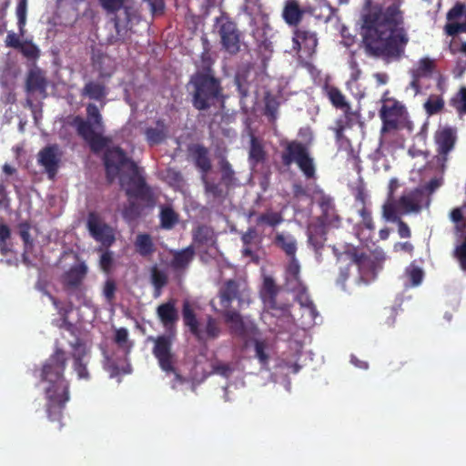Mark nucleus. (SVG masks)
I'll return each mask as SVG.
<instances>
[{
	"label": "nucleus",
	"mask_w": 466,
	"mask_h": 466,
	"mask_svg": "<svg viewBox=\"0 0 466 466\" xmlns=\"http://www.w3.org/2000/svg\"><path fill=\"white\" fill-rule=\"evenodd\" d=\"M400 5L387 7L375 5L363 15V45L370 56L381 57L385 62L399 61L405 53L409 38L402 28Z\"/></svg>",
	"instance_id": "f257e3e1"
},
{
	"label": "nucleus",
	"mask_w": 466,
	"mask_h": 466,
	"mask_svg": "<svg viewBox=\"0 0 466 466\" xmlns=\"http://www.w3.org/2000/svg\"><path fill=\"white\" fill-rule=\"evenodd\" d=\"M67 358L65 350L56 349L44 362L40 379L45 382L46 411L49 420L60 422L66 404L70 400V384L65 378Z\"/></svg>",
	"instance_id": "f03ea898"
},
{
	"label": "nucleus",
	"mask_w": 466,
	"mask_h": 466,
	"mask_svg": "<svg viewBox=\"0 0 466 466\" xmlns=\"http://www.w3.org/2000/svg\"><path fill=\"white\" fill-rule=\"evenodd\" d=\"M86 110V119L76 116L73 124L77 135L88 144L91 151L98 153L107 147L110 139L101 134L104 130V123L96 105L89 103Z\"/></svg>",
	"instance_id": "7ed1b4c3"
},
{
	"label": "nucleus",
	"mask_w": 466,
	"mask_h": 466,
	"mask_svg": "<svg viewBox=\"0 0 466 466\" xmlns=\"http://www.w3.org/2000/svg\"><path fill=\"white\" fill-rule=\"evenodd\" d=\"M192 90V105L198 110H208L222 97L220 80L209 73H196L188 84Z\"/></svg>",
	"instance_id": "20e7f679"
},
{
	"label": "nucleus",
	"mask_w": 466,
	"mask_h": 466,
	"mask_svg": "<svg viewBox=\"0 0 466 466\" xmlns=\"http://www.w3.org/2000/svg\"><path fill=\"white\" fill-rule=\"evenodd\" d=\"M281 162L287 167L296 163L308 180L317 178L314 157L311 156L308 145L300 141L292 140L286 142L284 150L281 153Z\"/></svg>",
	"instance_id": "39448f33"
},
{
	"label": "nucleus",
	"mask_w": 466,
	"mask_h": 466,
	"mask_svg": "<svg viewBox=\"0 0 466 466\" xmlns=\"http://www.w3.org/2000/svg\"><path fill=\"white\" fill-rule=\"evenodd\" d=\"M101 7L108 14H115L113 18L116 40L125 42L131 30L133 8L127 5V0H98Z\"/></svg>",
	"instance_id": "423d86ee"
},
{
	"label": "nucleus",
	"mask_w": 466,
	"mask_h": 466,
	"mask_svg": "<svg viewBox=\"0 0 466 466\" xmlns=\"http://www.w3.org/2000/svg\"><path fill=\"white\" fill-rule=\"evenodd\" d=\"M154 342L152 353L157 360L159 368L167 374H174V383L172 388L176 387V382L183 383L185 379L176 369L177 358L172 351V338L170 336H157L149 338Z\"/></svg>",
	"instance_id": "0eeeda50"
},
{
	"label": "nucleus",
	"mask_w": 466,
	"mask_h": 466,
	"mask_svg": "<svg viewBox=\"0 0 466 466\" xmlns=\"http://www.w3.org/2000/svg\"><path fill=\"white\" fill-rule=\"evenodd\" d=\"M87 272L88 268L82 261L70 267L61 277V283L66 294L83 304L86 302V287L84 285V280Z\"/></svg>",
	"instance_id": "6e6552de"
},
{
	"label": "nucleus",
	"mask_w": 466,
	"mask_h": 466,
	"mask_svg": "<svg viewBox=\"0 0 466 466\" xmlns=\"http://www.w3.org/2000/svg\"><path fill=\"white\" fill-rule=\"evenodd\" d=\"M103 160L106 177L110 182L119 175L123 167H127L131 174V164L135 163L119 146L107 147L104 153Z\"/></svg>",
	"instance_id": "1a4fd4ad"
},
{
	"label": "nucleus",
	"mask_w": 466,
	"mask_h": 466,
	"mask_svg": "<svg viewBox=\"0 0 466 466\" xmlns=\"http://www.w3.org/2000/svg\"><path fill=\"white\" fill-rule=\"evenodd\" d=\"M222 47L229 54L236 55L240 50L241 34L237 24L227 15L216 19Z\"/></svg>",
	"instance_id": "9d476101"
},
{
	"label": "nucleus",
	"mask_w": 466,
	"mask_h": 466,
	"mask_svg": "<svg viewBox=\"0 0 466 466\" xmlns=\"http://www.w3.org/2000/svg\"><path fill=\"white\" fill-rule=\"evenodd\" d=\"M131 167L132 173L129 176V187L126 190L127 196L139 199L149 206L154 205V193L147 186L145 177L140 174L139 167L136 163H132Z\"/></svg>",
	"instance_id": "9b49d317"
},
{
	"label": "nucleus",
	"mask_w": 466,
	"mask_h": 466,
	"mask_svg": "<svg viewBox=\"0 0 466 466\" xmlns=\"http://www.w3.org/2000/svg\"><path fill=\"white\" fill-rule=\"evenodd\" d=\"M86 227L91 237L97 242L101 243L100 248H108L115 241V234L113 228L101 221L99 215L96 212H89L86 220Z\"/></svg>",
	"instance_id": "f8f14e48"
},
{
	"label": "nucleus",
	"mask_w": 466,
	"mask_h": 466,
	"mask_svg": "<svg viewBox=\"0 0 466 466\" xmlns=\"http://www.w3.org/2000/svg\"><path fill=\"white\" fill-rule=\"evenodd\" d=\"M292 43L293 49L302 54L299 56H305L306 58H311L318 46L317 35L315 32L297 27L293 31Z\"/></svg>",
	"instance_id": "ddd939ff"
},
{
	"label": "nucleus",
	"mask_w": 466,
	"mask_h": 466,
	"mask_svg": "<svg viewBox=\"0 0 466 466\" xmlns=\"http://www.w3.org/2000/svg\"><path fill=\"white\" fill-rule=\"evenodd\" d=\"M157 316L167 332L162 336H170L173 341L176 335V324L179 319L175 300L170 299L160 304L157 308Z\"/></svg>",
	"instance_id": "4468645a"
},
{
	"label": "nucleus",
	"mask_w": 466,
	"mask_h": 466,
	"mask_svg": "<svg viewBox=\"0 0 466 466\" xmlns=\"http://www.w3.org/2000/svg\"><path fill=\"white\" fill-rule=\"evenodd\" d=\"M435 143L437 146V162L444 167L448 155L454 148L456 134L451 127H444L436 132Z\"/></svg>",
	"instance_id": "2eb2a0df"
},
{
	"label": "nucleus",
	"mask_w": 466,
	"mask_h": 466,
	"mask_svg": "<svg viewBox=\"0 0 466 466\" xmlns=\"http://www.w3.org/2000/svg\"><path fill=\"white\" fill-rule=\"evenodd\" d=\"M404 106L394 100L391 105H383L380 110V116L382 121V132H389L398 128L399 120L402 116Z\"/></svg>",
	"instance_id": "dca6fc26"
},
{
	"label": "nucleus",
	"mask_w": 466,
	"mask_h": 466,
	"mask_svg": "<svg viewBox=\"0 0 466 466\" xmlns=\"http://www.w3.org/2000/svg\"><path fill=\"white\" fill-rule=\"evenodd\" d=\"M319 206L321 209V216L318 221L332 228H339L341 218L337 213L333 198L329 195L322 194L319 199Z\"/></svg>",
	"instance_id": "f3484780"
},
{
	"label": "nucleus",
	"mask_w": 466,
	"mask_h": 466,
	"mask_svg": "<svg viewBox=\"0 0 466 466\" xmlns=\"http://www.w3.org/2000/svg\"><path fill=\"white\" fill-rule=\"evenodd\" d=\"M220 304L225 309H229L234 299L239 303L245 300V289H240V284L235 279L225 281L219 289Z\"/></svg>",
	"instance_id": "a211bd4d"
},
{
	"label": "nucleus",
	"mask_w": 466,
	"mask_h": 466,
	"mask_svg": "<svg viewBox=\"0 0 466 466\" xmlns=\"http://www.w3.org/2000/svg\"><path fill=\"white\" fill-rule=\"evenodd\" d=\"M195 166L202 172L203 176L211 170L212 165L209 158L208 149L202 144H191L187 147Z\"/></svg>",
	"instance_id": "6ab92c4d"
},
{
	"label": "nucleus",
	"mask_w": 466,
	"mask_h": 466,
	"mask_svg": "<svg viewBox=\"0 0 466 466\" xmlns=\"http://www.w3.org/2000/svg\"><path fill=\"white\" fill-rule=\"evenodd\" d=\"M425 195L422 189L416 188L402 195L398 200V208L404 213L419 212Z\"/></svg>",
	"instance_id": "aec40b11"
},
{
	"label": "nucleus",
	"mask_w": 466,
	"mask_h": 466,
	"mask_svg": "<svg viewBox=\"0 0 466 466\" xmlns=\"http://www.w3.org/2000/svg\"><path fill=\"white\" fill-rule=\"evenodd\" d=\"M47 80L40 69H32L28 72L25 80V90L28 94L39 93L43 98L46 97Z\"/></svg>",
	"instance_id": "412c9836"
},
{
	"label": "nucleus",
	"mask_w": 466,
	"mask_h": 466,
	"mask_svg": "<svg viewBox=\"0 0 466 466\" xmlns=\"http://www.w3.org/2000/svg\"><path fill=\"white\" fill-rule=\"evenodd\" d=\"M195 249L192 245L176 251L170 262L172 269L176 272H185L193 261Z\"/></svg>",
	"instance_id": "4be33fe9"
},
{
	"label": "nucleus",
	"mask_w": 466,
	"mask_h": 466,
	"mask_svg": "<svg viewBox=\"0 0 466 466\" xmlns=\"http://www.w3.org/2000/svg\"><path fill=\"white\" fill-rule=\"evenodd\" d=\"M39 163L45 167L49 176H55L58 169L59 158L57 147L48 146L39 152Z\"/></svg>",
	"instance_id": "5701e85b"
},
{
	"label": "nucleus",
	"mask_w": 466,
	"mask_h": 466,
	"mask_svg": "<svg viewBox=\"0 0 466 466\" xmlns=\"http://www.w3.org/2000/svg\"><path fill=\"white\" fill-rule=\"evenodd\" d=\"M182 317L184 325L189 329L190 333L195 336L198 341H203L205 339V334L199 328L197 316L188 302L183 304Z\"/></svg>",
	"instance_id": "b1692460"
},
{
	"label": "nucleus",
	"mask_w": 466,
	"mask_h": 466,
	"mask_svg": "<svg viewBox=\"0 0 466 466\" xmlns=\"http://www.w3.org/2000/svg\"><path fill=\"white\" fill-rule=\"evenodd\" d=\"M327 225L317 221L309 225L307 229L308 241L314 249L319 250L324 247V243L327 239Z\"/></svg>",
	"instance_id": "393cba45"
},
{
	"label": "nucleus",
	"mask_w": 466,
	"mask_h": 466,
	"mask_svg": "<svg viewBox=\"0 0 466 466\" xmlns=\"http://www.w3.org/2000/svg\"><path fill=\"white\" fill-rule=\"evenodd\" d=\"M304 10L300 8L297 0H286L282 10V18L287 25L298 26L302 21Z\"/></svg>",
	"instance_id": "a878e982"
},
{
	"label": "nucleus",
	"mask_w": 466,
	"mask_h": 466,
	"mask_svg": "<svg viewBox=\"0 0 466 466\" xmlns=\"http://www.w3.org/2000/svg\"><path fill=\"white\" fill-rule=\"evenodd\" d=\"M274 245L282 250L288 258H293L297 254L298 242L294 236L289 233L278 232L273 240Z\"/></svg>",
	"instance_id": "bb28decb"
},
{
	"label": "nucleus",
	"mask_w": 466,
	"mask_h": 466,
	"mask_svg": "<svg viewBox=\"0 0 466 466\" xmlns=\"http://www.w3.org/2000/svg\"><path fill=\"white\" fill-rule=\"evenodd\" d=\"M168 133V127L164 119H157L156 127H147L145 130L147 141L150 146H156L163 143Z\"/></svg>",
	"instance_id": "cd10ccee"
},
{
	"label": "nucleus",
	"mask_w": 466,
	"mask_h": 466,
	"mask_svg": "<svg viewBox=\"0 0 466 466\" xmlns=\"http://www.w3.org/2000/svg\"><path fill=\"white\" fill-rule=\"evenodd\" d=\"M80 95L83 97L101 102L106 97L107 89L104 83L90 80L85 84L80 91Z\"/></svg>",
	"instance_id": "c85d7f7f"
},
{
	"label": "nucleus",
	"mask_w": 466,
	"mask_h": 466,
	"mask_svg": "<svg viewBox=\"0 0 466 466\" xmlns=\"http://www.w3.org/2000/svg\"><path fill=\"white\" fill-rule=\"evenodd\" d=\"M193 242L198 248L212 247L216 244V235L212 228L206 225H199L193 230Z\"/></svg>",
	"instance_id": "c756f323"
},
{
	"label": "nucleus",
	"mask_w": 466,
	"mask_h": 466,
	"mask_svg": "<svg viewBox=\"0 0 466 466\" xmlns=\"http://www.w3.org/2000/svg\"><path fill=\"white\" fill-rule=\"evenodd\" d=\"M436 67V60L425 56L417 62L416 66L410 69V74L415 75L416 77L428 78L431 76Z\"/></svg>",
	"instance_id": "7c9ffc66"
},
{
	"label": "nucleus",
	"mask_w": 466,
	"mask_h": 466,
	"mask_svg": "<svg viewBox=\"0 0 466 466\" xmlns=\"http://www.w3.org/2000/svg\"><path fill=\"white\" fill-rule=\"evenodd\" d=\"M324 91L331 105L341 110L348 111L350 106L342 92L334 86L326 85Z\"/></svg>",
	"instance_id": "2f4dec72"
},
{
	"label": "nucleus",
	"mask_w": 466,
	"mask_h": 466,
	"mask_svg": "<svg viewBox=\"0 0 466 466\" xmlns=\"http://www.w3.org/2000/svg\"><path fill=\"white\" fill-rule=\"evenodd\" d=\"M267 153L262 143L254 136L250 138L248 161L252 167H256L266 160Z\"/></svg>",
	"instance_id": "473e14b6"
},
{
	"label": "nucleus",
	"mask_w": 466,
	"mask_h": 466,
	"mask_svg": "<svg viewBox=\"0 0 466 466\" xmlns=\"http://www.w3.org/2000/svg\"><path fill=\"white\" fill-rule=\"evenodd\" d=\"M86 354V349L83 348L81 350H76V351L72 354V357L74 360L73 368L76 372L78 379L87 380L90 379V374L87 370V363L84 360Z\"/></svg>",
	"instance_id": "72a5a7b5"
},
{
	"label": "nucleus",
	"mask_w": 466,
	"mask_h": 466,
	"mask_svg": "<svg viewBox=\"0 0 466 466\" xmlns=\"http://www.w3.org/2000/svg\"><path fill=\"white\" fill-rule=\"evenodd\" d=\"M461 232V242L458 244L453 251V257L458 260L461 268L466 271V223L457 226Z\"/></svg>",
	"instance_id": "f704fd0d"
},
{
	"label": "nucleus",
	"mask_w": 466,
	"mask_h": 466,
	"mask_svg": "<svg viewBox=\"0 0 466 466\" xmlns=\"http://www.w3.org/2000/svg\"><path fill=\"white\" fill-rule=\"evenodd\" d=\"M135 247L137 252L142 257H147L155 252V245L149 234L141 233L136 238Z\"/></svg>",
	"instance_id": "c9c22d12"
},
{
	"label": "nucleus",
	"mask_w": 466,
	"mask_h": 466,
	"mask_svg": "<svg viewBox=\"0 0 466 466\" xmlns=\"http://www.w3.org/2000/svg\"><path fill=\"white\" fill-rule=\"evenodd\" d=\"M300 265L297 257L289 258V263L286 267V279L289 283H294L293 288L300 285Z\"/></svg>",
	"instance_id": "e433bc0d"
},
{
	"label": "nucleus",
	"mask_w": 466,
	"mask_h": 466,
	"mask_svg": "<svg viewBox=\"0 0 466 466\" xmlns=\"http://www.w3.org/2000/svg\"><path fill=\"white\" fill-rule=\"evenodd\" d=\"M167 274L160 270L157 266H154L151 268V283L155 289V298L161 294L162 289L167 284Z\"/></svg>",
	"instance_id": "4c0bfd02"
},
{
	"label": "nucleus",
	"mask_w": 466,
	"mask_h": 466,
	"mask_svg": "<svg viewBox=\"0 0 466 466\" xmlns=\"http://www.w3.org/2000/svg\"><path fill=\"white\" fill-rule=\"evenodd\" d=\"M161 227L165 229H171L178 221V215L170 207H164L160 211Z\"/></svg>",
	"instance_id": "58836bf2"
},
{
	"label": "nucleus",
	"mask_w": 466,
	"mask_h": 466,
	"mask_svg": "<svg viewBox=\"0 0 466 466\" xmlns=\"http://www.w3.org/2000/svg\"><path fill=\"white\" fill-rule=\"evenodd\" d=\"M219 168L221 172V182L227 187H230L234 185L236 177L235 171L231 164L225 158L219 161Z\"/></svg>",
	"instance_id": "ea45409f"
},
{
	"label": "nucleus",
	"mask_w": 466,
	"mask_h": 466,
	"mask_svg": "<svg viewBox=\"0 0 466 466\" xmlns=\"http://www.w3.org/2000/svg\"><path fill=\"white\" fill-rule=\"evenodd\" d=\"M98 252H101V256L99 258V267L101 270L106 274H109L112 271L114 265V254L112 251L108 250L105 248H98L96 249Z\"/></svg>",
	"instance_id": "a19ab883"
},
{
	"label": "nucleus",
	"mask_w": 466,
	"mask_h": 466,
	"mask_svg": "<svg viewBox=\"0 0 466 466\" xmlns=\"http://www.w3.org/2000/svg\"><path fill=\"white\" fill-rule=\"evenodd\" d=\"M444 107V100L440 96H431L424 103V109L429 116L440 113Z\"/></svg>",
	"instance_id": "79ce46f5"
},
{
	"label": "nucleus",
	"mask_w": 466,
	"mask_h": 466,
	"mask_svg": "<svg viewBox=\"0 0 466 466\" xmlns=\"http://www.w3.org/2000/svg\"><path fill=\"white\" fill-rule=\"evenodd\" d=\"M283 221V217L279 212L274 211H267L262 213L257 219L258 224H266L270 227H276L281 224Z\"/></svg>",
	"instance_id": "37998d69"
},
{
	"label": "nucleus",
	"mask_w": 466,
	"mask_h": 466,
	"mask_svg": "<svg viewBox=\"0 0 466 466\" xmlns=\"http://www.w3.org/2000/svg\"><path fill=\"white\" fill-rule=\"evenodd\" d=\"M203 332L205 334V339L203 341L217 339L220 334L218 321L215 318L208 316L207 318V323Z\"/></svg>",
	"instance_id": "c03bdc74"
},
{
	"label": "nucleus",
	"mask_w": 466,
	"mask_h": 466,
	"mask_svg": "<svg viewBox=\"0 0 466 466\" xmlns=\"http://www.w3.org/2000/svg\"><path fill=\"white\" fill-rule=\"evenodd\" d=\"M202 181L206 195L211 196L213 198H222L224 197V191L220 184L209 181L206 176L202 177Z\"/></svg>",
	"instance_id": "a18cd8bd"
},
{
	"label": "nucleus",
	"mask_w": 466,
	"mask_h": 466,
	"mask_svg": "<svg viewBox=\"0 0 466 466\" xmlns=\"http://www.w3.org/2000/svg\"><path fill=\"white\" fill-rule=\"evenodd\" d=\"M114 342L127 352L132 348V343L128 341V330L126 328L116 329L114 336Z\"/></svg>",
	"instance_id": "49530a36"
},
{
	"label": "nucleus",
	"mask_w": 466,
	"mask_h": 466,
	"mask_svg": "<svg viewBox=\"0 0 466 466\" xmlns=\"http://www.w3.org/2000/svg\"><path fill=\"white\" fill-rule=\"evenodd\" d=\"M29 60H36L40 56V50L32 41H25L18 49Z\"/></svg>",
	"instance_id": "de8ad7c7"
},
{
	"label": "nucleus",
	"mask_w": 466,
	"mask_h": 466,
	"mask_svg": "<svg viewBox=\"0 0 466 466\" xmlns=\"http://www.w3.org/2000/svg\"><path fill=\"white\" fill-rule=\"evenodd\" d=\"M15 14L17 16V25L20 30V33L23 34L24 27L26 24V15H27V0H19L16 5Z\"/></svg>",
	"instance_id": "09e8293b"
},
{
	"label": "nucleus",
	"mask_w": 466,
	"mask_h": 466,
	"mask_svg": "<svg viewBox=\"0 0 466 466\" xmlns=\"http://www.w3.org/2000/svg\"><path fill=\"white\" fill-rule=\"evenodd\" d=\"M406 274L412 286H419L423 279L424 272L417 266L410 265L406 268Z\"/></svg>",
	"instance_id": "8fccbe9b"
},
{
	"label": "nucleus",
	"mask_w": 466,
	"mask_h": 466,
	"mask_svg": "<svg viewBox=\"0 0 466 466\" xmlns=\"http://www.w3.org/2000/svg\"><path fill=\"white\" fill-rule=\"evenodd\" d=\"M451 105L456 108L459 114H466V87L460 89L457 96L451 99Z\"/></svg>",
	"instance_id": "3c124183"
},
{
	"label": "nucleus",
	"mask_w": 466,
	"mask_h": 466,
	"mask_svg": "<svg viewBox=\"0 0 466 466\" xmlns=\"http://www.w3.org/2000/svg\"><path fill=\"white\" fill-rule=\"evenodd\" d=\"M382 217L387 221L396 222L399 219H400L397 216V210L394 203L391 201V199L389 198V200L384 203L382 206Z\"/></svg>",
	"instance_id": "603ef678"
},
{
	"label": "nucleus",
	"mask_w": 466,
	"mask_h": 466,
	"mask_svg": "<svg viewBox=\"0 0 466 466\" xmlns=\"http://www.w3.org/2000/svg\"><path fill=\"white\" fill-rule=\"evenodd\" d=\"M263 289L265 293L269 297L271 302L275 303V299L278 295L279 289L272 278H265L263 282Z\"/></svg>",
	"instance_id": "864d4df0"
},
{
	"label": "nucleus",
	"mask_w": 466,
	"mask_h": 466,
	"mask_svg": "<svg viewBox=\"0 0 466 466\" xmlns=\"http://www.w3.org/2000/svg\"><path fill=\"white\" fill-rule=\"evenodd\" d=\"M116 291V284L114 279H108L106 280L103 288V295L107 302H112L115 299Z\"/></svg>",
	"instance_id": "5fc2aeb1"
},
{
	"label": "nucleus",
	"mask_w": 466,
	"mask_h": 466,
	"mask_svg": "<svg viewBox=\"0 0 466 466\" xmlns=\"http://www.w3.org/2000/svg\"><path fill=\"white\" fill-rule=\"evenodd\" d=\"M256 357L258 359L260 364L267 365L269 360L268 355L266 353V344L264 341H255Z\"/></svg>",
	"instance_id": "6e6d98bb"
},
{
	"label": "nucleus",
	"mask_w": 466,
	"mask_h": 466,
	"mask_svg": "<svg viewBox=\"0 0 466 466\" xmlns=\"http://www.w3.org/2000/svg\"><path fill=\"white\" fill-rule=\"evenodd\" d=\"M359 215L361 218L363 226L367 229L373 230L375 228L371 212L366 207H361L359 209Z\"/></svg>",
	"instance_id": "4d7b16f0"
},
{
	"label": "nucleus",
	"mask_w": 466,
	"mask_h": 466,
	"mask_svg": "<svg viewBox=\"0 0 466 466\" xmlns=\"http://www.w3.org/2000/svg\"><path fill=\"white\" fill-rule=\"evenodd\" d=\"M11 232L8 226L5 224H0V251L2 255H5L7 252L6 240L10 238Z\"/></svg>",
	"instance_id": "13d9d810"
},
{
	"label": "nucleus",
	"mask_w": 466,
	"mask_h": 466,
	"mask_svg": "<svg viewBox=\"0 0 466 466\" xmlns=\"http://www.w3.org/2000/svg\"><path fill=\"white\" fill-rule=\"evenodd\" d=\"M353 195L356 202L360 203L361 207H366L368 194L362 184L358 185L354 188Z\"/></svg>",
	"instance_id": "bf43d9fd"
},
{
	"label": "nucleus",
	"mask_w": 466,
	"mask_h": 466,
	"mask_svg": "<svg viewBox=\"0 0 466 466\" xmlns=\"http://www.w3.org/2000/svg\"><path fill=\"white\" fill-rule=\"evenodd\" d=\"M29 229L30 227L27 223H23L19 226V235L24 241L25 251H27L28 247L32 246Z\"/></svg>",
	"instance_id": "052dcab7"
},
{
	"label": "nucleus",
	"mask_w": 466,
	"mask_h": 466,
	"mask_svg": "<svg viewBox=\"0 0 466 466\" xmlns=\"http://www.w3.org/2000/svg\"><path fill=\"white\" fill-rule=\"evenodd\" d=\"M226 309L227 310L224 312L226 322L242 326L243 321L240 314L236 310Z\"/></svg>",
	"instance_id": "680f3d73"
},
{
	"label": "nucleus",
	"mask_w": 466,
	"mask_h": 466,
	"mask_svg": "<svg viewBox=\"0 0 466 466\" xmlns=\"http://www.w3.org/2000/svg\"><path fill=\"white\" fill-rule=\"evenodd\" d=\"M140 215V208L135 202H129L128 206L124 210V217L126 218L135 219Z\"/></svg>",
	"instance_id": "e2e57ef3"
},
{
	"label": "nucleus",
	"mask_w": 466,
	"mask_h": 466,
	"mask_svg": "<svg viewBox=\"0 0 466 466\" xmlns=\"http://www.w3.org/2000/svg\"><path fill=\"white\" fill-rule=\"evenodd\" d=\"M167 177L169 179L172 186H180L184 182L181 172L175 169H168Z\"/></svg>",
	"instance_id": "0e129e2a"
},
{
	"label": "nucleus",
	"mask_w": 466,
	"mask_h": 466,
	"mask_svg": "<svg viewBox=\"0 0 466 466\" xmlns=\"http://www.w3.org/2000/svg\"><path fill=\"white\" fill-rule=\"evenodd\" d=\"M5 43L7 47L18 50L23 42L20 41L19 36L15 33L11 31L8 32Z\"/></svg>",
	"instance_id": "69168bd1"
},
{
	"label": "nucleus",
	"mask_w": 466,
	"mask_h": 466,
	"mask_svg": "<svg viewBox=\"0 0 466 466\" xmlns=\"http://www.w3.org/2000/svg\"><path fill=\"white\" fill-rule=\"evenodd\" d=\"M398 224V234L401 238H410L411 232L410 229V227L406 222H404L401 219H399L396 221Z\"/></svg>",
	"instance_id": "338daca9"
},
{
	"label": "nucleus",
	"mask_w": 466,
	"mask_h": 466,
	"mask_svg": "<svg viewBox=\"0 0 466 466\" xmlns=\"http://www.w3.org/2000/svg\"><path fill=\"white\" fill-rule=\"evenodd\" d=\"M464 5L461 4L455 5L447 13L448 20H454L459 18L463 14Z\"/></svg>",
	"instance_id": "774afa93"
}]
</instances>
